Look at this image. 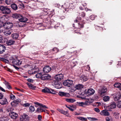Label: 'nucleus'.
Returning a JSON list of instances; mask_svg holds the SVG:
<instances>
[{
    "label": "nucleus",
    "mask_w": 121,
    "mask_h": 121,
    "mask_svg": "<svg viewBox=\"0 0 121 121\" xmlns=\"http://www.w3.org/2000/svg\"><path fill=\"white\" fill-rule=\"evenodd\" d=\"M24 107H29L30 106V104L29 103L24 104L22 105Z\"/></svg>",
    "instance_id": "obj_52"
},
{
    "label": "nucleus",
    "mask_w": 121,
    "mask_h": 121,
    "mask_svg": "<svg viewBox=\"0 0 121 121\" xmlns=\"http://www.w3.org/2000/svg\"><path fill=\"white\" fill-rule=\"evenodd\" d=\"M65 106L67 108H68L71 111H72L74 110V109L72 108V107L70 106L69 105L68 106L67 105H66Z\"/></svg>",
    "instance_id": "obj_47"
},
{
    "label": "nucleus",
    "mask_w": 121,
    "mask_h": 121,
    "mask_svg": "<svg viewBox=\"0 0 121 121\" xmlns=\"http://www.w3.org/2000/svg\"><path fill=\"white\" fill-rule=\"evenodd\" d=\"M69 3L68 2H66L65 4L62 6V9H64L65 10H63L64 12H65L66 11L67 9H68L69 7Z\"/></svg>",
    "instance_id": "obj_11"
},
{
    "label": "nucleus",
    "mask_w": 121,
    "mask_h": 121,
    "mask_svg": "<svg viewBox=\"0 0 121 121\" xmlns=\"http://www.w3.org/2000/svg\"><path fill=\"white\" fill-rule=\"evenodd\" d=\"M15 43V41L13 40L10 39L7 41L6 43L7 45H10L14 44Z\"/></svg>",
    "instance_id": "obj_19"
},
{
    "label": "nucleus",
    "mask_w": 121,
    "mask_h": 121,
    "mask_svg": "<svg viewBox=\"0 0 121 121\" xmlns=\"http://www.w3.org/2000/svg\"><path fill=\"white\" fill-rule=\"evenodd\" d=\"M65 100L69 103H73L75 101V100L71 98H65Z\"/></svg>",
    "instance_id": "obj_25"
},
{
    "label": "nucleus",
    "mask_w": 121,
    "mask_h": 121,
    "mask_svg": "<svg viewBox=\"0 0 121 121\" xmlns=\"http://www.w3.org/2000/svg\"><path fill=\"white\" fill-rule=\"evenodd\" d=\"M12 37L14 39H17L19 37V34L16 33H14L12 35Z\"/></svg>",
    "instance_id": "obj_23"
},
{
    "label": "nucleus",
    "mask_w": 121,
    "mask_h": 121,
    "mask_svg": "<svg viewBox=\"0 0 121 121\" xmlns=\"http://www.w3.org/2000/svg\"><path fill=\"white\" fill-rule=\"evenodd\" d=\"M58 94L60 96L62 97L65 96L66 97H69L70 96L69 93L63 92H59Z\"/></svg>",
    "instance_id": "obj_13"
},
{
    "label": "nucleus",
    "mask_w": 121,
    "mask_h": 121,
    "mask_svg": "<svg viewBox=\"0 0 121 121\" xmlns=\"http://www.w3.org/2000/svg\"><path fill=\"white\" fill-rule=\"evenodd\" d=\"M20 16V15L16 13L13 14L12 15V17L15 18H18Z\"/></svg>",
    "instance_id": "obj_34"
},
{
    "label": "nucleus",
    "mask_w": 121,
    "mask_h": 121,
    "mask_svg": "<svg viewBox=\"0 0 121 121\" xmlns=\"http://www.w3.org/2000/svg\"><path fill=\"white\" fill-rule=\"evenodd\" d=\"M3 97V95L2 93H0V99H2Z\"/></svg>",
    "instance_id": "obj_61"
},
{
    "label": "nucleus",
    "mask_w": 121,
    "mask_h": 121,
    "mask_svg": "<svg viewBox=\"0 0 121 121\" xmlns=\"http://www.w3.org/2000/svg\"><path fill=\"white\" fill-rule=\"evenodd\" d=\"M51 76L48 74H43L41 80L43 81L50 80Z\"/></svg>",
    "instance_id": "obj_6"
},
{
    "label": "nucleus",
    "mask_w": 121,
    "mask_h": 121,
    "mask_svg": "<svg viewBox=\"0 0 121 121\" xmlns=\"http://www.w3.org/2000/svg\"><path fill=\"white\" fill-rule=\"evenodd\" d=\"M17 103V102L16 100H14L11 103V104L12 106H13L15 104H16Z\"/></svg>",
    "instance_id": "obj_53"
},
{
    "label": "nucleus",
    "mask_w": 121,
    "mask_h": 121,
    "mask_svg": "<svg viewBox=\"0 0 121 121\" xmlns=\"http://www.w3.org/2000/svg\"><path fill=\"white\" fill-rule=\"evenodd\" d=\"M51 68L48 66H46L43 68V71L44 73H48L51 71Z\"/></svg>",
    "instance_id": "obj_17"
},
{
    "label": "nucleus",
    "mask_w": 121,
    "mask_h": 121,
    "mask_svg": "<svg viewBox=\"0 0 121 121\" xmlns=\"http://www.w3.org/2000/svg\"><path fill=\"white\" fill-rule=\"evenodd\" d=\"M38 120H39L40 121H41V120L42 116L41 115H38Z\"/></svg>",
    "instance_id": "obj_58"
},
{
    "label": "nucleus",
    "mask_w": 121,
    "mask_h": 121,
    "mask_svg": "<svg viewBox=\"0 0 121 121\" xmlns=\"http://www.w3.org/2000/svg\"><path fill=\"white\" fill-rule=\"evenodd\" d=\"M119 114L117 112H115L113 115V116L116 119H118L119 117Z\"/></svg>",
    "instance_id": "obj_36"
},
{
    "label": "nucleus",
    "mask_w": 121,
    "mask_h": 121,
    "mask_svg": "<svg viewBox=\"0 0 121 121\" xmlns=\"http://www.w3.org/2000/svg\"><path fill=\"white\" fill-rule=\"evenodd\" d=\"M10 98L11 99L13 100L16 99V97L15 95L11 94L10 95Z\"/></svg>",
    "instance_id": "obj_48"
},
{
    "label": "nucleus",
    "mask_w": 121,
    "mask_h": 121,
    "mask_svg": "<svg viewBox=\"0 0 121 121\" xmlns=\"http://www.w3.org/2000/svg\"><path fill=\"white\" fill-rule=\"evenodd\" d=\"M101 104L100 102H95V104H93V105L94 106L98 107Z\"/></svg>",
    "instance_id": "obj_40"
},
{
    "label": "nucleus",
    "mask_w": 121,
    "mask_h": 121,
    "mask_svg": "<svg viewBox=\"0 0 121 121\" xmlns=\"http://www.w3.org/2000/svg\"><path fill=\"white\" fill-rule=\"evenodd\" d=\"M107 91V89L106 87L104 86L103 87L100 92V96L103 97L106 95Z\"/></svg>",
    "instance_id": "obj_5"
},
{
    "label": "nucleus",
    "mask_w": 121,
    "mask_h": 121,
    "mask_svg": "<svg viewBox=\"0 0 121 121\" xmlns=\"http://www.w3.org/2000/svg\"><path fill=\"white\" fill-rule=\"evenodd\" d=\"M84 105H87L89 104L90 102L88 101H86L84 102Z\"/></svg>",
    "instance_id": "obj_57"
},
{
    "label": "nucleus",
    "mask_w": 121,
    "mask_h": 121,
    "mask_svg": "<svg viewBox=\"0 0 121 121\" xmlns=\"http://www.w3.org/2000/svg\"><path fill=\"white\" fill-rule=\"evenodd\" d=\"M12 63L13 65H19L22 64V61L17 59H16L13 60L12 62Z\"/></svg>",
    "instance_id": "obj_8"
},
{
    "label": "nucleus",
    "mask_w": 121,
    "mask_h": 121,
    "mask_svg": "<svg viewBox=\"0 0 121 121\" xmlns=\"http://www.w3.org/2000/svg\"><path fill=\"white\" fill-rule=\"evenodd\" d=\"M95 16L94 15H92L90 16V18L92 20H93L95 19Z\"/></svg>",
    "instance_id": "obj_56"
},
{
    "label": "nucleus",
    "mask_w": 121,
    "mask_h": 121,
    "mask_svg": "<svg viewBox=\"0 0 121 121\" xmlns=\"http://www.w3.org/2000/svg\"><path fill=\"white\" fill-rule=\"evenodd\" d=\"M79 27L80 28H82L84 27L83 24L82 22H80L78 23Z\"/></svg>",
    "instance_id": "obj_44"
},
{
    "label": "nucleus",
    "mask_w": 121,
    "mask_h": 121,
    "mask_svg": "<svg viewBox=\"0 0 121 121\" xmlns=\"http://www.w3.org/2000/svg\"><path fill=\"white\" fill-rule=\"evenodd\" d=\"M11 7L12 9L14 10H17L18 9V7L17 5L14 3L12 4L11 5Z\"/></svg>",
    "instance_id": "obj_24"
},
{
    "label": "nucleus",
    "mask_w": 121,
    "mask_h": 121,
    "mask_svg": "<svg viewBox=\"0 0 121 121\" xmlns=\"http://www.w3.org/2000/svg\"><path fill=\"white\" fill-rule=\"evenodd\" d=\"M0 9L3 14H8L11 12L10 9L6 6H1L0 7Z\"/></svg>",
    "instance_id": "obj_1"
},
{
    "label": "nucleus",
    "mask_w": 121,
    "mask_h": 121,
    "mask_svg": "<svg viewBox=\"0 0 121 121\" xmlns=\"http://www.w3.org/2000/svg\"><path fill=\"white\" fill-rule=\"evenodd\" d=\"M85 13L84 12H82L81 13V16L82 17H85Z\"/></svg>",
    "instance_id": "obj_62"
},
{
    "label": "nucleus",
    "mask_w": 121,
    "mask_h": 121,
    "mask_svg": "<svg viewBox=\"0 0 121 121\" xmlns=\"http://www.w3.org/2000/svg\"><path fill=\"white\" fill-rule=\"evenodd\" d=\"M0 60L1 61H4V62H8V61L7 60L3 58H0Z\"/></svg>",
    "instance_id": "obj_50"
},
{
    "label": "nucleus",
    "mask_w": 121,
    "mask_h": 121,
    "mask_svg": "<svg viewBox=\"0 0 121 121\" xmlns=\"http://www.w3.org/2000/svg\"><path fill=\"white\" fill-rule=\"evenodd\" d=\"M77 118L81 121H86L87 119L85 118L82 117H78Z\"/></svg>",
    "instance_id": "obj_38"
},
{
    "label": "nucleus",
    "mask_w": 121,
    "mask_h": 121,
    "mask_svg": "<svg viewBox=\"0 0 121 121\" xmlns=\"http://www.w3.org/2000/svg\"><path fill=\"white\" fill-rule=\"evenodd\" d=\"M94 93V90L90 88L88 89L86 93L88 95H90L93 94Z\"/></svg>",
    "instance_id": "obj_20"
},
{
    "label": "nucleus",
    "mask_w": 121,
    "mask_h": 121,
    "mask_svg": "<svg viewBox=\"0 0 121 121\" xmlns=\"http://www.w3.org/2000/svg\"><path fill=\"white\" fill-rule=\"evenodd\" d=\"M3 119L4 120V121H8V118L6 117H4Z\"/></svg>",
    "instance_id": "obj_64"
},
{
    "label": "nucleus",
    "mask_w": 121,
    "mask_h": 121,
    "mask_svg": "<svg viewBox=\"0 0 121 121\" xmlns=\"http://www.w3.org/2000/svg\"><path fill=\"white\" fill-rule=\"evenodd\" d=\"M116 104L114 102H111L110 105V108H115L116 107Z\"/></svg>",
    "instance_id": "obj_33"
},
{
    "label": "nucleus",
    "mask_w": 121,
    "mask_h": 121,
    "mask_svg": "<svg viewBox=\"0 0 121 121\" xmlns=\"http://www.w3.org/2000/svg\"><path fill=\"white\" fill-rule=\"evenodd\" d=\"M77 103L80 106H83L84 105V102H78Z\"/></svg>",
    "instance_id": "obj_55"
},
{
    "label": "nucleus",
    "mask_w": 121,
    "mask_h": 121,
    "mask_svg": "<svg viewBox=\"0 0 121 121\" xmlns=\"http://www.w3.org/2000/svg\"><path fill=\"white\" fill-rule=\"evenodd\" d=\"M101 113L104 116H109L110 115L109 112L106 110H104L102 111Z\"/></svg>",
    "instance_id": "obj_26"
},
{
    "label": "nucleus",
    "mask_w": 121,
    "mask_h": 121,
    "mask_svg": "<svg viewBox=\"0 0 121 121\" xmlns=\"http://www.w3.org/2000/svg\"><path fill=\"white\" fill-rule=\"evenodd\" d=\"M81 80H83L84 81H87L88 79V78L87 77L84 75H82L81 77Z\"/></svg>",
    "instance_id": "obj_31"
},
{
    "label": "nucleus",
    "mask_w": 121,
    "mask_h": 121,
    "mask_svg": "<svg viewBox=\"0 0 121 121\" xmlns=\"http://www.w3.org/2000/svg\"><path fill=\"white\" fill-rule=\"evenodd\" d=\"M29 117L27 115L24 114L20 118L21 121H29Z\"/></svg>",
    "instance_id": "obj_9"
},
{
    "label": "nucleus",
    "mask_w": 121,
    "mask_h": 121,
    "mask_svg": "<svg viewBox=\"0 0 121 121\" xmlns=\"http://www.w3.org/2000/svg\"><path fill=\"white\" fill-rule=\"evenodd\" d=\"M19 21L21 22H25L27 21L28 19L26 18L23 17H21L18 19Z\"/></svg>",
    "instance_id": "obj_22"
},
{
    "label": "nucleus",
    "mask_w": 121,
    "mask_h": 121,
    "mask_svg": "<svg viewBox=\"0 0 121 121\" xmlns=\"http://www.w3.org/2000/svg\"><path fill=\"white\" fill-rule=\"evenodd\" d=\"M12 32V30L11 29L7 30H4L3 32L5 35L8 36L11 34Z\"/></svg>",
    "instance_id": "obj_16"
},
{
    "label": "nucleus",
    "mask_w": 121,
    "mask_h": 121,
    "mask_svg": "<svg viewBox=\"0 0 121 121\" xmlns=\"http://www.w3.org/2000/svg\"><path fill=\"white\" fill-rule=\"evenodd\" d=\"M27 84L30 88L34 89L35 88V87L32 84L30 83H27Z\"/></svg>",
    "instance_id": "obj_32"
},
{
    "label": "nucleus",
    "mask_w": 121,
    "mask_h": 121,
    "mask_svg": "<svg viewBox=\"0 0 121 121\" xmlns=\"http://www.w3.org/2000/svg\"><path fill=\"white\" fill-rule=\"evenodd\" d=\"M29 109L30 111L31 112H34L35 110V109L33 106H31L30 107Z\"/></svg>",
    "instance_id": "obj_45"
},
{
    "label": "nucleus",
    "mask_w": 121,
    "mask_h": 121,
    "mask_svg": "<svg viewBox=\"0 0 121 121\" xmlns=\"http://www.w3.org/2000/svg\"><path fill=\"white\" fill-rule=\"evenodd\" d=\"M42 91V92L45 93H51L53 94H55L56 93L54 90L51 89H49L47 88H45L43 89Z\"/></svg>",
    "instance_id": "obj_2"
},
{
    "label": "nucleus",
    "mask_w": 121,
    "mask_h": 121,
    "mask_svg": "<svg viewBox=\"0 0 121 121\" xmlns=\"http://www.w3.org/2000/svg\"><path fill=\"white\" fill-rule=\"evenodd\" d=\"M34 103L35 104L37 105L38 106H40L42 107V108H48L45 105H43L42 104H40L38 102H34Z\"/></svg>",
    "instance_id": "obj_29"
},
{
    "label": "nucleus",
    "mask_w": 121,
    "mask_h": 121,
    "mask_svg": "<svg viewBox=\"0 0 121 121\" xmlns=\"http://www.w3.org/2000/svg\"><path fill=\"white\" fill-rule=\"evenodd\" d=\"M88 119L90 121H95L98 120V119L94 117H88Z\"/></svg>",
    "instance_id": "obj_43"
},
{
    "label": "nucleus",
    "mask_w": 121,
    "mask_h": 121,
    "mask_svg": "<svg viewBox=\"0 0 121 121\" xmlns=\"http://www.w3.org/2000/svg\"><path fill=\"white\" fill-rule=\"evenodd\" d=\"M27 81L29 82H33V80L30 78H28L27 79Z\"/></svg>",
    "instance_id": "obj_63"
},
{
    "label": "nucleus",
    "mask_w": 121,
    "mask_h": 121,
    "mask_svg": "<svg viewBox=\"0 0 121 121\" xmlns=\"http://www.w3.org/2000/svg\"><path fill=\"white\" fill-rule=\"evenodd\" d=\"M0 102V104L2 105H4L7 104L8 103L7 99L6 98H3Z\"/></svg>",
    "instance_id": "obj_15"
},
{
    "label": "nucleus",
    "mask_w": 121,
    "mask_h": 121,
    "mask_svg": "<svg viewBox=\"0 0 121 121\" xmlns=\"http://www.w3.org/2000/svg\"><path fill=\"white\" fill-rule=\"evenodd\" d=\"M121 83H116L114 85V86L115 87H117L118 88H119L120 86L121 85Z\"/></svg>",
    "instance_id": "obj_42"
},
{
    "label": "nucleus",
    "mask_w": 121,
    "mask_h": 121,
    "mask_svg": "<svg viewBox=\"0 0 121 121\" xmlns=\"http://www.w3.org/2000/svg\"><path fill=\"white\" fill-rule=\"evenodd\" d=\"M63 75L62 74H59L55 76V78L57 80L60 81L63 79Z\"/></svg>",
    "instance_id": "obj_10"
},
{
    "label": "nucleus",
    "mask_w": 121,
    "mask_h": 121,
    "mask_svg": "<svg viewBox=\"0 0 121 121\" xmlns=\"http://www.w3.org/2000/svg\"><path fill=\"white\" fill-rule=\"evenodd\" d=\"M57 110L61 113L64 115L67 116V115H68V112L67 111H65L62 109H57Z\"/></svg>",
    "instance_id": "obj_21"
},
{
    "label": "nucleus",
    "mask_w": 121,
    "mask_h": 121,
    "mask_svg": "<svg viewBox=\"0 0 121 121\" xmlns=\"http://www.w3.org/2000/svg\"><path fill=\"white\" fill-rule=\"evenodd\" d=\"M43 74L41 73H38L35 75V76L37 78H40L41 79Z\"/></svg>",
    "instance_id": "obj_35"
},
{
    "label": "nucleus",
    "mask_w": 121,
    "mask_h": 121,
    "mask_svg": "<svg viewBox=\"0 0 121 121\" xmlns=\"http://www.w3.org/2000/svg\"><path fill=\"white\" fill-rule=\"evenodd\" d=\"M18 6L20 8L23 9L24 8V4L22 2H20L19 3Z\"/></svg>",
    "instance_id": "obj_46"
},
{
    "label": "nucleus",
    "mask_w": 121,
    "mask_h": 121,
    "mask_svg": "<svg viewBox=\"0 0 121 121\" xmlns=\"http://www.w3.org/2000/svg\"><path fill=\"white\" fill-rule=\"evenodd\" d=\"M59 51L58 49L57 48H54L52 50H51V51H52L53 52V53H56L57 52Z\"/></svg>",
    "instance_id": "obj_41"
},
{
    "label": "nucleus",
    "mask_w": 121,
    "mask_h": 121,
    "mask_svg": "<svg viewBox=\"0 0 121 121\" xmlns=\"http://www.w3.org/2000/svg\"><path fill=\"white\" fill-rule=\"evenodd\" d=\"M5 2L7 4L9 5L11 3V0H5Z\"/></svg>",
    "instance_id": "obj_49"
},
{
    "label": "nucleus",
    "mask_w": 121,
    "mask_h": 121,
    "mask_svg": "<svg viewBox=\"0 0 121 121\" xmlns=\"http://www.w3.org/2000/svg\"><path fill=\"white\" fill-rule=\"evenodd\" d=\"M54 84V87L56 88L59 89L60 88V84L58 82H55Z\"/></svg>",
    "instance_id": "obj_27"
},
{
    "label": "nucleus",
    "mask_w": 121,
    "mask_h": 121,
    "mask_svg": "<svg viewBox=\"0 0 121 121\" xmlns=\"http://www.w3.org/2000/svg\"><path fill=\"white\" fill-rule=\"evenodd\" d=\"M83 85L82 84H78L75 86V87L74 88V89L73 90V91H74L76 90V89H81L82 88H83Z\"/></svg>",
    "instance_id": "obj_12"
},
{
    "label": "nucleus",
    "mask_w": 121,
    "mask_h": 121,
    "mask_svg": "<svg viewBox=\"0 0 121 121\" xmlns=\"http://www.w3.org/2000/svg\"><path fill=\"white\" fill-rule=\"evenodd\" d=\"M110 97L108 96H105L103 97V100L105 102H107L109 100Z\"/></svg>",
    "instance_id": "obj_30"
},
{
    "label": "nucleus",
    "mask_w": 121,
    "mask_h": 121,
    "mask_svg": "<svg viewBox=\"0 0 121 121\" xmlns=\"http://www.w3.org/2000/svg\"><path fill=\"white\" fill-rule=\"evenodd\" d=\"M5 46L3 45L0 44V54H2L6 50Z\"/></svg>",
    "instance_id": "obj_14"
},
{
    "label": "nucleus",
    "mask_w": 121,
    "mask_h": 121,
    "mask_svg": "<svg viewBox=\"0 0 121 121\" xmlns=\"http://www.w3.org/2000/svg\"><path fill=\"white\" fill-rule=\"evenodd\" d=\"M4 83L5 84L6 87L7 86L9 85V83L6 81H5Z\"/></svg>",
    "instance_id": "obj_59"
},
{
    "label": "nucleus",
    "mask_w": 121,
    "mask_h": 121,
    "mask_svg": "<svg viewBox=\"0 0 121 121\" xmlns=\"http://www.w3.org/2000/svg\"><path fill=\"white\" fill-rule=\"evenodd\" d=\"M94 110L95 112L98 113L99 112H100L99 109L98 108H95Z\"/></svg>",
    "instance_id": "obj_54"
},
{
    "label": "nucleus",
    "mask_w": 121,
    "mask_h": 121,
    "mask_svg": "<svg viewBox=\"0 0 121 121\" xmlns=\"http://www.w3.org/2000/svg\"><path fill=\"white\" fill-rule=\"evenodd\" d=\"M121 96V93L119 92L114 93L113 95L114 99L116 101H118V100L120 99Z\"/></svg>",
    "instance_id": "obj_4"
},
{
    "label": "nucleus",
    "mask_w": 121,
    "mask_h": 121,
    "mask_svg": "<svg viewBox=\"0 0 121 121\" xmlns=\"http://www.w3.org/2000/svg\"><path fill=\"white\" fill-rule=\"evenodd\" d=\"M4 27L6 29H9L11 28L12 27V25L8 23H5L4 25Z\"/></svg>",
    "instance_id": "obj_28"
},
{
    "label": "nucleus",
    "mask_w": 121,
    "mask_h": 121,
    "mask_svg": "<svg viewBox=\"0 0 121 121\" xmlns=\"http://www.w3.org/2000/svg\"><path fill=\"white\" fill-rule=\"evenodd\" d=\"M117 106L118 108H121V101H118Z\"/></svg>",
    "instance_id": "obj_51"
},
{
    "label": "nucleus",
    "mask_w": 121,
    "mask_h": 121,
    "mask_svg": "<svg viewBox=\"0 0 121 121\" xmlns=\"http://www.w3.org/2000/svg\"><path fill=\"white\" fill-rule=\"evenodd\" d=\"M9 114L11 118L13 119H16L18 116L17 113L13 112H11Z\"/></svg>",
    "instance_id": "obj_7"
},
{
    "label": "nucleus",
    "mask_w": 121,
    "mask_h": 121,
    "mask_svg": "<svg viewBox=\"0 0 121 121\" xmlns=\"http://www.w3.org/2000/svg\"><path fill=\"white\" fill-rule=\"evenodd\" d=\"M0 17V23L5 21H7V19L6 15H3L2 16Z\"/></svg>",
    "instance_id": "obj_18"
},
{
    "label": "nucleus",
    "mask_w": 121,
    "mask_h": 121,
    "mask_svg": "<svg viewBox=\"0 0 121 121\" xmlns=\"http://www.w3.org/2000/svg\"><path fill=\"white\" fill-rule=\"evenodd\" d=\"M42 107L40 106L38 108H37L36 111L39 112H42V111H43V109L42 108Z\"/></svg>",
    "instance_id": "obj_37"
},
{
    "label": "nucleus",
    "mask_w": 121,
    "mask_h": 121,
    "mask_svg": "<svg viewBox=\"0 0 121 121\" xmlns=\"http://www.w3.org/2000/svg\"><path fill=\"white\" fill-rule=\"evenodd\" d=\"M50 52V51H48V52H44L43 54L45 55H47L48 54H49V52Z\"/></svg>",
    "instance_id": "obj_60"
},
{
    "label": "nucleus",
    "mask_w": 121,
    "mask_h": 121,
    "mask_svg": "<svg viewBox=\"0 0 121 121\" xmlns=\"http://www.w3.org/2000/svg\"><path fill=\"white\" fill-rule=\"evenodd\" d=\"M73 83V81L70 80H65L63 84L65 86L68 87H70Z\"/></svg>",
    "instance_id": "obj_3"
},
{
    "label": "nucleus",
    "mask_w": 121,
    "mask_h": 121,
    "mask_svg": "<svg viewBox=\"0 0 121 121\" xmlns=\"http://www.w3.org/2000/svg\"><path fill=\"white\" fill-rule=\"evenodd\" d=\"M48 18H49V17L48 15L47 14H45L43 19L44 21H46L48 20Z\"/></svg>",
    "instance_id": "obj_39"
}]
</instances>
